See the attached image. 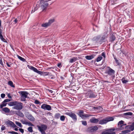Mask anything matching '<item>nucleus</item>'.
Here are the masks:
<instances>
[{"label":"nucleus","instance_id":"603ef678","mask_svg":"<svg viewBox=\"0 0 134 134\" xmlns=\"http://www.w3.org/2000/svg\"><path fill=\"white\" fill-rule=\"evenodd\" d=\"M5 96V94L4 93H2L1 95V97L2 98H4Z\"/></svg>","mask_w":134,"mask_h":134},{"label":"nucleus","instance_id":"052dcab7","mask_svg":"<svg viewBox=\"0 0 134 134\" xmlns=\"http://www.w3.org/2000/svg\"><path fill=\"white\" fill-rule=\"evenodd\" d=\"M48 91L51 93H52L53 92V91H52L51 90H49V89H48Z\"/></svg>","mask_w":134,"mask_h":134},{"label":"nucleus","instance_id":"4468645a","mask_svg":"<svg viewBox=\"0 0 134 134\" xmlns=\"http://www.w3.org/2000/svg\"><path fill=\"white\" fill-rule=\"evenodd\" d=\"M107 33L108 31H105L103 35L102 36L101 38L100 37L101 41H102V42H104L103 40L108 37V35Z\"/></svg>","mask_w":134,"mask_h":134},{"label":"nucleus","instance_id":"c85d7f7f","mask_svg":"<svg viewBox=\"0 0 134 134\" xmlns=\"http://www.w3.org/2000/svg\"><path fill=\"white\" fill-rule=\"evenodd\" d=\"M17 56L18 58L20 59L22 61L24 62L26 61L25 60L24 58H23L19 56L18 55H17Z\"/></svg>","mask_w":134,"mask_h":134},{"label":"nucleus","instance_id":"20e7f679","mask_svg":"<svg viewBox=\"0 0 134 134\" xmlns=\"http://www.w3.org/2000/svg\"><path fill=\"white\" fill-rule=\"evenodd\" d=\"M84 111L83 110H81L79 111L78 113V115L82 119H84L85 118L89 117L90 116H92V115L90 114H83Z\"/></svg>","mask_w":134,"mask_h":134},{"label":"nucleus","instance_id":"338daca9","mask_svg":"<svg viewBox=\"0 0 134 134\" xmlns=\"http://www.w3.org/2000/svg\"><path fill=\"white\" fill-rule=\"evenodd\" d=\"M14 130L16 131H18V129L17 128H15L14 129Z\"/></svg>","mask_w":134,"mask_h":134},{"label":"nucleus","instance_id":"09e8293b","mask_svg":"<svg viewBox=\"0 0 134 134\" xmlns=\"http://www.w3.org/2000/svg\"><path fill=\"white\" fill-rule=\"evenodd\" d=\"M19 130L22 133H23L24 132V130L23 129L21 128H20Z\"/></svg>","mask_w":134,"mask_h":134},{"label":"nucleus","instance_id":"f3484780","mask_svg":"<svg viewBox=\"0 0 134 134\" xmlns=\"http://www.w3.org/2000/svg\"><path fill=\"white\" fill-rule=\"evenodd\" d=\"M27 117L29 120L31 121H35V118L31 115L29 114L28 115Z\"/></svg>","mask_w":134,"mask_h":134},{"label":"nucleus","instance_id":"4d7b16f0","mask_svg":"<svg viewBox=\"0 0 134 134\" xmlns=\"http://www.w3.org/2000/svg\"><path fill=\"white\" fill-rule=\"evenodd\" d=\"M102 55L103 56L104 58L105 57V53L104 52H103L102 54Z\"/></svg>","mask_w":134,"mask_h":134},{"label":"nucleus","instance_id":"4be33fe9","mask_svg":"<svg viewBox=\"0 0 134 134\" xmlns=\"http://www.w3.org/2000/svg\"><path fill=\"white\" fill-rule=\"evenodd\" d=\"M60 114L59 113H56L54 115V118L56 119H59L60 117Z\"/></svg>","mask_w":134,"mask_h":134},{"label":"nucleus","instance_id":"5fc2aeb1","mask_svg":"<svg viewBox=\"0 0 134 134\" xmlns=\"http://www.w3.org/2000/svg\"><path fill=\"white\" fill-rule=\"evenodd\" d=\"M5 128V126H4L3 125L2 126V127L1 128V130L2 131H3L4 130Z\"/></svg>","mask_w":134,"mask_h":134},{"label":"nucleus","instance_id":"e433bc0d","mask_svg":"<svg viewBox=\"0 0 134 134\" xmlns=\"http://www.w3.org/2000/svg\"><path fill=\"white\" fill-rule=\"evenodd\" d=\"M121 80L122 83H126L128 82L127 80H125V78L124 77Z\"/></svg>","mask_w":134,"mask_h":134},{"label":"nucleus","instance_id":"f704fd0d","mask_svg":"<svg viewBox=\"0 0 134 134\" xmlns=\"http://www.w3.org/2000/svg\"><path fill=\"white\" fill-rule=\"evenodd\" d=\"M76 59L75 58H73L70 60L69 62L70 63H72L76 61Z\"/></svg>","mask_w":134,"mask_h":134},{"label":"nucleus","instance_id":"a211bd4d","mask_svg":"<svg viewBox=\"0 0 134 134\" xmlns=\"http://www.w3.org/2000/svg\"><path fill=\"white\" fill-rule=\"evenodd\" d=\"M95 55L94 54H92L91 55H87L85 56L86 58L88 60H91L93 58Z\"/></svg>","mask_w":134,"mask_h":134},{"label":"nucleus","instance_id":"2eb2a0df","mask_svg":"<svg viewBox=\"0 0 134 134\" xmlns=\"http://www.w3.org/2000/svg\"><path fill=\"white\" fill-rule=\"evenodd\" d=\"M37 127L38 128V130L42 129L44 130H46L47 128V126L44 124H42L41 125V126H40L38 125H37Z\"/></svg>","mask_w":134,"mask_h":134},{"label":"nucleus","instance_id":"b1692460","mask_svg":"<svg viewBox=\"0 0 134 134\" xmlns=\"http://www.w3.org/2000/svg\"><path fill=\"white\" fill-rule=\"evenodd\" d=\"M8 84L13 87H15V86L13 85V83L12 81H9L8 82Z\"/></svg>","mask_w":134,"mask_h":134},{"label":"nucleus","instance_id":"bf43d9fd","mask_svg":"<svg viewBox=\"0 0 134 134\" xmlns=\"http://www.w3.org/2000/svg\"><path fill=\"white\" fill-rule=\"evenodd\" d=\"M8 98H12V97L10 96V94L9 93L8 94Z\"/></svg>","mask_w":134,"mask_h":134},{"label":"nucleus","instance_id":"4c0bfd02","mask_svg":"<svg viewBox=\"0 0 134 134\" xmlns=\"http://www.w3.org/2000/svg\"><path fill=\"white\" fill-rule=\"evenodd\" d=\"M32 127H30L28 128V131L30 132H33Z\"/></svg>","mask_w":134,"mask_h":134},{"label":"nucleus","instance_id":"6e6552de","mask_svg":"<svg viewBox=\"0 0 134 134\" xmlns=\"http://www.w3.org/2000/svg\"><path fill=\"white\" fill-rule=\"evenodd\" d=\"M5 123L8 126H10L13 128L17 127L16 126L14 122L9 120H8L7 121H6Z\"/></svg>","mask_w":134,"mask_h":134},{"label":"nucleus","instance_id":"0eeeda50","mask_svg":"<svg viewBox=\"0 0 134 134\" xmlns=\"http://www.w3.org/2000/svg\"><path fill=\"white\" fill-rule=\"evenodd\" d=\"M100 37L101 36L100 35H98L93 37L92 39V40L93 41L95 42V43H100V44H101L102 42L101 41Z\"/></svg>","mask_w":134,"mask_h":134},{"label":"nucleus","instance_id":"c9c22d12","mask_svg":"<svg viewBox=\"0 0 134 134\" xmlns=\"http://www.w3.org/2000/svg\"><path fill=\"white\" fill-rule=\"evenodd\" d=\"M124 114V115H132L133 114L131 112H129L125 113Z\"/></svg>","mask_w":134,"mask_h":134},{"label":"nucleus","instance_id":"aec40b11","mask_svg":"<svg viewBox=\"0 0 134 134\" xmlns=\"http://www.w3.org/2000/svg\"><path fill=\"white\" fill-rule=\"evenodd\" d=\"M2 110L5 113H8L10 112V109L8 108L5 107L3 108Z\"/></svg>","mask_w":134,"mask_h":134},{"label":"nucleus","instance_id":"37998d69","mask_svg":"<svg viewBox=\"0 0 134 134\" xmlns=\"http://www.w3.org/2000/svg\"><path fill=\"white\" fill-rule=\"evenodd\" d=\"M27 125H28L29 126H34V125L30 121L27 122Z\"/></svg>","mask_w":134,"mask_h":134},{"label":"nucleus","instance_id":"13d9d810","mask_svg":"<svg viewBox=\"0 0 134 134\" xmlns=\"http://www.w3.org/2000/svg\"><path fill=\"white\" fill-rule=\"evenodd\" d=\"M6 64H7V66L8 67H10V65H11V64H9L7 62L6 63Z\"/></svg>","mask_w":134,"mask_h":134},{"label":"nucleus","instance_id":"a18cd8bd","mask_svg":"<svg viewBox=\"0 0 134 134\" xmlns=\"http://www.w3.org/2000/svg\"><path fill=\"white\" fill-rule=\"evenodd\" d=\"M114 59L115 60L116 63L118 65H119L120 63L119 62V61L115 57H114Z\"/></svg>","mask_w":134,"mask_h":134},{"label":"nucleus","instance_id":"7c9ffc66","mask_svg":"<svg viewBox=\"0 0 134 134\" xmlns=\"http://www.w3.org/2000/svg\"><path fill=\"white\" fill-rule=\"evenodd\" d=\"M60 120L62 121H63L65 120L66 117L64 115H62L60 116Z\"/></svg>","mask_w":134,"mask_h":134},{"label":"nucleus","instance_id":"ea45409f","mask_svg":"<svg viewBox=\"0 0 134 134\" xmlns=\"http://www.w3.org/2000/svg\"><path fill=\"white\" fill-rule=\"evenodd\" d=\"M101 134H110V133H108V131L107 130H105L102 131V132Z\"/></svg>","mask_w":134,"mask_h":134},{"label":"nucleus","instance_id":"cd10ccee","mask_svg":"<svg viewBox=\"0 0 134 134\" xmlns=\"http://www.w3.org/2000/svg\"><path fill=\"white\" fill-rule=\"evenodd\" d=\"M30 69L31 70H32L33 71H34L35 72H36L37 70V69L36 68L34 67L33 66H31L30 68Z\"/></svg>","mask_w":134,"mask_h":134},{"label":"nucleus","instance_id":"864d4df0","mask_svg":"<svg viewBox=\"0 0 134 134\" xmlns=\"http://www.w3.org/2000/svg\"><path fill=\"white\" fill-rule=\"evenodd\" d=\"M57 66L59 68H60L62 66L61 64V63H58L57 65Z\"/></svg>","mask_w":134,"mask_h":134},{"label":"nucleus","instance_id":"774afa93","mask_svg":"<svg viewBox=\"0 0 134 134\" xmlns=\"http://www.w3.org/2000/svg\"><path fill=\"white\" fill-rule=\"evenodd\" d=\"M32 105L34 107V108H36V106H35L34 104Z\"/></svg>","mask_w":134,"mask_h":134},{"label":"nucleus","instance_id":"0e129e2a","mask_svg":"<svg viewBox=\"0 0 134 134\" xmlns=\"http://www.w3.org/2000/svg\"><path fill=\"white\" fill-rule=\"evenodd\" d=\"M111 75V78L113 79L115 77V76L114 75V74H113Z\"/></svg>","mask_w":134,"mask_h":134},{"label":"nucleus","instance_id":"a19ab883","mask_svg":"<svg viewBox=\"0 0 134 134\" xmlns=\"http://www.w3.org/2000/svg\"><path fill=\"white\" fill-rule=\"evenodd\" d=\"M102 58V57L101 56H100L98 57L96 59V61L97 62L100 61Z\"/></svg>","mask_w":134,"mask_h":134},{"label":"nucleus","instance_id":"f03ea898","mask_svg":"<svg viewBox=\"0 0 134 134\" xmlns=\"http://www.w3.org/2000/svg\"><path fill=\"white\" fill-rule=\"evenodd\" d=\"M19 93L21 95L20 97V100L22 101H26V98H29V97L27 96L29 93L26 91H21L19 92Z\"/></svg>","mask_w":134,"mask_h":134},{"label":"nucleus","instance_id":"ddd939ff","mask_svg":"<svg viewBox=\"0 0 134 134\" xmlns=\"http://www.w3.org/2000/svg\"><path fill=\"white\" fill-rule=\"evenodd\" d=\"M116 39L115 37V33H113L112 34L110 35L109 36V41L111 42H113Z\"/></svg>","mask_w":134,"mask_h":134},{"label":"nucleus","instance_id":"6ab92c4d","mask_svg":"<svg viewBox=\"0 0 134 134\" xmlns=\"http://www.w3.org/2000/svg\"><path fill=\"white\" fill-rule=\"evenodd\" d=\"M107 122L106 118L105 119L100 120L99 121V123L100 124H106Z\"/></svg>","mask_w":134,"mask_h":134},{"label":"nucleus","instance_id":"3c124183","mask_svg":"<svg viewBox=\"0 0 134 134\" xmlns=\"http://www.w3.org/2000/svg\"><path fill=\"white\" fill-rule=\"evenodd\" d=\"M36 73L38 74H40L41 75H42V71H39L37 70V71L36 72Z\"/></svg>","mask_w":134,"mask_h":134},{"label":"nucleus","instance_id":"39448f33","mask_svg":"<svg viewBox=\"0 0 134 134\" xmlns=\"http://www.w3.org/2000/svg\"><path fill=\"white\" fill-rule=\"evenodd\" d=\"M50 1V0H40V3L41 4V7L43 9V11L46 9L48 5L47 3H45L44 2H47Z\"/></svg>","mask_w":134,"mask_h":134},{"label":"nucleus","instance_id":"c756f323","mask_svg":"<svg viewBox=\"0 0 134 134\" xmlns=\"http://www.w3.org/2000/svg\"><path fill=\"white\" fill-rule=\"evenodd\" d=\"M49 72H45L42 71V74L41 75L44 76H46L49 75Z\"/></svg>","mask_w":134,"mask_h":134},{"label":"nucleus","instance_id":"f257e3e1","mask_svg":"<svg viewBox=\"0 0 134 134\" xmlns=\"http://www.w3.org/2000/svg\"><path fill=\"white\" fill-rule=\"evenodd\" d=\"M8 104L10 106H14L13 108L17 110H21L23 107V103L17 101L10 102L8 103Z\"/></svg>","mask_w":134,"mask_h":134},{"label":"nucleus","instance_id":"69168bd1","mask_svg":"<svg viewBox=\"0 0 134 134\" xmlns=\"http://www.w3.org/2000/svg\"><path fill=\"white\" fill-rule=\"evenodd\" d=\"M53 122L55 125H57L58 124V123L57 122Z\"/></svg>","mask_w":134,"mask_h":134},{"label":"nucleus","instance_id":"79ce46f5","mask_svg":"<svg viewBox=\"0 0 134 134\" xmlns=\"http://www.w3.org/2000/svg\"><path fill=\"white\" fill-rule=\"evenodd\" d=\"M81 122L82 124L84 125H87V122L86 121H82Z\"/></svg>","mask_w":134,"mask_h":134},{"label":"nucleus","instance_id":"2f4dec72","mask_svg":"<svg viewBox=\"0 0 134 134\" xmlns=\"http://www.w3.org/2000/svg\"><path fill=\"white\" fill-rule=\"evenodd\" d=\"M124 122V121L122 120H121L119 121L118 123V125L119 127L120 126V125H123V123Z\"/></svg>","mask_w":134,"mask_h":134},{"label":"nucleus","instance_id":"e2e57ef3","mask_svg":"<svg viewBox=\"0 0 134 134\" xmlns=\"http://www.w3.org/2000/svg\"><path fill=\"white\" fill-rule=\"evenodd\" d=\"M14 21L15 22V23H16L18 21L17 19H15V20H14Z\"/></svg>","mask_w":134,"mask_h":134},{"label":"nucleus","instance_id":"1a4fd4ad","mask_svg":"<svg viewBox=\"0 0 134 134\" xmlns=\"http://www.w3.org/2000/svg\"><path fill=\"white\" fill-rule=\"evenodd\" d=\"M98 129L97 126H94L89 127L87 129V131L90 132L92 133L96 131Z\"/></svg>","mask_w":134,"mask_h":134},{"label":"nucleus","instance_id":"de8ad7c7","mask_svg":"<svg viewBox=\"0 0 134 134\" xmlns=\"http://www.w3.org/2000/svg\"><path fill=\"white\" fill-rule=\"evenodd\" d=\"M34 103L35 104H40V102L37 100H35V101Z\"/></svg>","mask_w":134,"mask_h":134},{"label":"nucleus","instance_id":"680f3d73","mask_svg":"<svg viewBox=\"0 0 134 134\" xmlns=\"http://www.w3.org/2000/svg\"><path fill=\"white\" fill-rule=\"evenodd\" d=\"M37 9H38V8L37 7H35V8H34V10L33 11V12H34L35 11H36V10H37Z\"/></svg>","mask_w":134,"mask_h":134},{"label":"nucleus","instance_id":"72a5a7b5","mask_svg":"<svg viewBox=\"0 0 134 134\" xmlns=\"http://www.w3.org/2000/svg\"><path fill=\"white\" fill-rule=\"evenodd\" d=\"M0 38L3 42H7V41L5 39H4V38H3L2 35L0 36Z\"/></svg>","mask_w":134,"mask_h":134},{"label":"nucleus","instance_id":"423d86ee","mask_svg":"<svg viewBox=\"0 0 134 134\" xmlns=\"http://www.w3.org/2000/svg\"><path fill=\"white\" fill-rule=\"evenodd\" d=\"M65 114L66 115L71 117L74 121H76L77 119V116L74 113L71 112H66Z\"/></svg>","mask_w":134,"mask_h":134},{"label":"nucleus","instance_id":"49530a36","mask_svg":"<svg viewBox=\"0 0 134 134\" xmlns=\"http://www.w3.org/2000/svg\"><path fill=\"white\" fill-rule=\"evenodd\" d=\"M10 99H6L4 100V102L6 103L8 102H10Z\"/></svg>","mask_w":134,"mask_h":134},{"label":"nucleus","instance_id":"7ed1b4c3","mask_svg":"<svg viewBox=\"0 0 134 134\" xmlns=\"http://www.w3.org/2000/svg\"><path fill=\"white\" fill-rule=\"evenodd\" d=\"M119 129L121 130L124 129V128L126 129H130L131 131H133L134 130V122H133L131 125H128L126 126H123L122 125H120L119 127Z\"/></svg>","mask_w":134,"mask_h":134},{"label":"nucleus","instance_id":"c03bdc74","mask_svg":"<svg viewBox=\"0 0 134 134\" xmlns=\"http://www.w3.org/2000/svg\"><path fill=\"white\" fill-rule=\"evenodd\" d=\"M38 130L41 132L42 134H46V133L45 132V130L42 129Z\"/></svg>","mask_w":134,"mask_h":134},{"label":"nucleus","instance_id":"a878e982","mask_svg":"<svg viewBox=\"0 0 134 134\" xmlns=\"http://www.w3.org/2000/svg\"><path fill=\"white\" fill-rule=\"evenodd\" d=\"M7 103L5 102H4V101L2 102V104L0 105V108H2L6 106Z\"/></svg>","mask_w":134,"mask_h":134},{"label":"nucleus","instance_id":"412c9836","mask_svg":"<svg viewBox=\"0 0 134 134\" xmlns=\"http://www.w3.org/2000/svg\"><path fill=\"white\" fill-rule=\"evenodd\" d=\"M16 114L19 116L21 117H23L24 116L23 114L21 111H19L16 113Z\"/></svg>","mask_w":134,"mask_h":134},{"label":"nucleus","instance_id":"6e6d98bb","mask_svg":"<svg viewBox=\"0 0 134 134\" xmlns=\"http://www.w3.org/2000/svg\"><path fill=\"white\" fill-rule=\"evenodd\" d=\"M0 64L1 65L3 66V63L2 60H0Z\"/></svg>","mask_w":134,"mask_h":134},{"label":"nucleus","instance_id":"8fccbe9b","mask_svg":"<svg viewBox=\"0 0 134 134\" xmlns=\"http://www.w3.org/2000/svg\"><path fill=\"white\" fill-rule=\"evenodd\" d=\"M95 108L101 110H102V108L100 107H95Z\"/></svg>","mask_w":134,"mask_h":134},{"label":"nucleus","instance_id":"9d476101","mask_svg":"<svg viewBox=\"0 0 134 134\" xmlns=\"http://www.w3.org/2000/svg\"><path fill=\"white\" fill-rule=\"evenodd\" d=\"M86 96L87 98H92L96 97V95L91 91L87 92L86 94Z\"/></svg>","mask_w":134,"mask_h":134},{"label":"nucleus","instance_id":"58836bf2","mask_svg":"<svg viewBox=\"0 0 134 134\" xmlns=\"http://www.w3.org/2000/svg\"><path fill=\"white\" fill-rule=\"evenodd\" d=\"M15 123L16 124L19 126L21 128L23 126L20 123L17 122H16Z\"/></svg>","mask_w":134,"mask_h":134},{"label":"nucleus","instance_id":"393cba45","mask_svg":"<svg viewBox=\"0 0 134 134\" xmlns=\"http://www.w3.org/2000/svg\"><path fill=\"white\" fill-rule=\"evenodd\" d=\"M49 25L48 22H47L42 24L41 26L43 27H47L49 26Z\"/></svg>","mask_w":134,"mask_h":134},{"label":"nucleus","instance_id":"473e14b6","mask_svg":"<svg viewBox=\"0 0 134 134\" xmlns=\"http://www.w3.org/2000/svg\"><path fill=\"white\" fill-rule=\"evenodd\" d=\"M54 21V20L53 19L49 20L48 22V23L49 24V26L51 24L53 23Z\"/></svg>","mask_w":134,"mask_h":134},{"label":"nucleus","instance_id":"9b49d317","mask_svg":"<svg viewBox=\"0 0 134 134\" xmlns=\"http://www.w3.org/2000/svg\"><path fill=\"white\" fill-rule=\"evenodd\" d=\"M41 108L44 110H51V108L50 105L45 104H44L42 105Z\"/></svg>","mask_w":134,"mask_h":134},{"label":"nucleus","instance_id":"dca6fc26","mask_svg":"<svg viewBox=\"0 0 134 134\" xmlns=\"http://www.w3.org/2000/svg\"><path fill=\"white\" fill-rule=\"evenodd\" d=\"M99 121V119H96L94 118H92L91 119L90 121L91 123H95L98 122Z\"/></svg>","mask_w":134,"mask_h":134},{"label":"nucleus","instance_id":"bb28decb","mask_svg":"<svg viewBox=\"0 0 134 134\" xmlns=\"http://www.w3.org/2000/svg\"><path fill=\"white\" fill-rule=\"evenodd\" d=\"M20 122L23 124H25L27 125V124L28 121L25 119L23 120V119L20 120Z\"/></svg>","mask_w":134,"mask_h":134},{"label":"nucleus","instance_id":"5701e85b","mask_svg":"<svg viewBox=\"0 0 134 134\" xmlns=\"http://www.w3.org/2000/svg\"><path fill=\"white\" fill-rule=\"evenodd\" d=\"M106 118L107 122L110 121H113L114 120V118L111 117H109Z\"/></svg>","mask_w":134,"mask_h":134},{"label":"nucleus","instance_id":"f8f14e48","mask_svg":"<svg viewBox=\"0 0 134 134\" xmlns=\"http://www.w3.org/2000/svg\"><path fill=\"white\" fill-rule=\"evenodd\" d=\"M108 69L105 71V73L109 75L114 74L115 72V71L111 69L109 67H108Z\"/></svg>","mask_w":134,"mask_h":134}]
</instances>
